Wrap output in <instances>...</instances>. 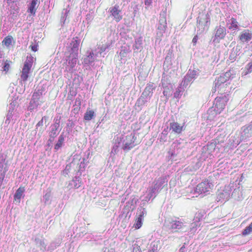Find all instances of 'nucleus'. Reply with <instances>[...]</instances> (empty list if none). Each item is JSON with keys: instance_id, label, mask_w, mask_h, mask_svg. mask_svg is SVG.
Instances as JSON below:
<instances>
[{"instance_id": "obj_17", "label": "nucleus", "mask_w": 252, "mask_h": 252, "mask_svg": "<svg viewBox=\"0 0 252 252\" xmlns=\"http://www.w3.org/2000/svg\"><path fill=\"white\" fill-rule=\"evenodd\" d=\"M63 141H64V137H63V136L61 135L59 137L58 142L55 145V149L56 150H58L60 148H61L62 146Z\"/></svg>"}, {"instance_id": "obj_10", "label": "nucleus", "mask_w": 252, "mask_h": 252, "mask_svg": "<svg viewBox=\"0 0 252 252\" xmlns=\"http://www.w3.org/2000/svg\"><path fill=\"white\" fill-rule=\"evenodd\" d=\"M37 0H32L31 2L28 12L30 13L32 15H34L37 7H36Z\"/></svg>"}, {"instance_id": "obj_29", "label": "nucleus", "mask_w": 252, "mask_h": 252, "mask_svg": "<svg viewBox=\"0 0 252 252\" xmlns=\"http://www.w3.org/2000/svg\"><path fill=\"white\" fill-rule=\"evenodd\" d=\"M108 47V46H105V47H102L100 48V51H101V53L105 51V50H106V49Z\"/></svg>"}, {"instance_id": "obj_32", "label": "nucleus", "mask_w": 252, "mask_h": 252, "mask_svg": "<svg viewBox=\"0 0 252 252\" xmlns=\"http://www.w3.org/2000/svg\"><path fill=\"white\" fill-rule=\"evenodd\" d=\"M195 218L196 219H198V220H196V221H200L199 214H196Z\"/></svg>"}, {"instance_id": "obj_25", "label": "nucleus", "mask_w": 252, "mask_h": 252, "mask_svg": "<svg viewBox=\"0 0 252 252\" xmlns=\"http://www.w3.org/2000/svg\"><path fill=\"white\" fill-rule=\"evenodd\" d=\"M153 0H145V4L147 6H150L153 3Z\"/></svg>"}, {"instance_id": "obj_7", "label": "nucleus", "mask_w": 252, "mask_h": 252, "mask_svg": "<svg viewBox=\"0 0 252 252\" xmlns=\"http://www.w3.org/2000/svg\"><path fill=\"white\" fill-rule=\"evenodd\" d=\"M252 38V34L248 30L244 31L239 36V40L243 43L248 42L251 40Z\"/></svg>"}, {"instance_id": "obj_27", "label": "nucleus", "mask_w": 252, "mask_h": 252, "mask_svg": "<svg viewBox=\"0 0 252 252\" xmlns=\"http://www.w3.org/2000/svg\"><path fill=\"white\" fill-rule=\"evenodd\" d=\"M4 178V174L1 173L0 174V183L1 184Z\"/></svg>"}, {"instance_id": "obj_3", "label": "nucleus", "mask_w": 252, "mask_h": 252, "mask_svg": "<svg viewBox=\"0 0 252 252\" xmlns=\"http://www.w3.org/2000/svg\"><path fill=\"white\" fill-rule=\"evenodd\" d=\"M213 187L212 184L210 183L208 180L206 179L197 185L195 191L199 194L205 193L209 191Z\"/></svg>"}, {"instance_id": "obj_14", "label": "nucleus", "mask_w": 252, "mask_h": 252, "mask_svg": "<svg viewBox=\"0 0 252 252\" xmlns=\"http://www.w3.org/2000/svg\"><path fill=\"white\" fill-rule=\"evenodd\" d=\"M182 226L183 223L180 221L174 220L171 223V228L172 229H180Z\"/></svg>"}, {"instance_id": "obj_19", "label": "nucleus", "mask_w": 252, "mask_h": 252, "mask_svg": "<svg viewBox=\"0 0 252 252\" xmlns=\"http://www.w3.org/2000/svg\"><path fill=\"white\" fill-rule=\"evenodd\" d=\"M231 26L229 27V29L233 30L237 29L238 28V22L234 18H231Z\"/></svg>"}, {"instance_id": "obj_9", "label": "nucleus", "mask_w": 252, "mask_h": 252, "mask_svg": "<svg viewBox=\"0 0 252 252\" xmlns=\"http://www.w3.org/2000/svg\"><path fill=\"white\" fill-rule=\"evenodd\" d=\"M12 43H14L13 38L11 35L6 36L2 41V45L9 49Z\"/></svg>"}, {"instance_id": "obj_22", "label": "nucleus", "mask_w": 252, "mask_h": 252, "mask_svg": "<svg viewBox=\"0 0 252 252\" xmlns=\"http://www.w3.org/2000/svg\"><path fill=\"white\" fill-rule=\"evenodd\" d=\"M146 214V212L145 211V209H144V208H143V209H142V210H141V211L140 212L139 214H138V215L137 218H140V219H141L143 220V218H144V215H145Z\"/></svg>"}, {"instance_id": "obj_15", "label": "nucleus", "mask_w": 252, "mask_h": 252, "mask_svg": "<svg viewBox=\"0 0 252 252\" xmlns=\"http://www.w3.org/2000/svg\"><path fill=\"white\" fill-rule=\"evenodd\" d=\"M251 232H252V222L244 229L242 234L246 236L250 234Z\"/></svg>"}, {"instance_id": "obj_4", "label": "nucleus", "mask_w": 252, "mask_h": 252, "mask_svg": "<svg viewBox=\"0 0 252 252\" xmlns=\"http://www.w3.org/2000/svg\"><path fill=\"white\" fill-rule=\"evenodd\" d=\"M110 15L113 17V19L117 22H120L123 19L121 10L119 9L118 5L110 7L109 8Z\"/></svg>"}, {"instance_id": "obj_11", "label": "nucleus", "mask_w": 252, "mask_h": 252, "mask_svg": "<svg viewBox=\"0 0 252 252\" xmlns=\"http://www.w3.org/2000/svg\"><path fill=\"white\" fill-rule=\"evenodd\" d=\"M42 95V92L40 90H38L37 91H35L32 95V101L33 103H35L36 102L39 101Z\"/></svg>"}, {"instance_id": "obj_2", "label": "nucleus", "mask_w": 252, "mask_h": 252, "mask_svg": "<svg viewBox=\"0 0 252 252\" xmlns=\"http://www.w3.org/2000/svg\"><path fill=\"white\" fill-rule=\"evenodd\" d=\"M228 100V99L226 96L215 98L214 111L217 114H220L224 110Z\"/></svg>"}, {"instance_id": "obj_8", "label": "nucleus", "mask_w": 252, "mask_h": 252, "mask_svg": "<svg viewBox=\"0 0 252 252\" xmlns=\"http://www.w3.org/2000/svg\"><path fill=\"white\" fill-rule=\"evenodd\" d=\"M25 189L24 187L20 186L16 191L14 195V201L16 202L19 204L21 201V199L23 196V194L24 192Z\"/></svg>"}, {"instance_id": "obj_34", "label": "nucleus", "mask_w": 252, "mask_h": 252, "mask_svg": "<svg viewBox=\"0 0 252 252\" xmlns=\"http://www.w3.org/2000/svg\"><path fill=\"white\" fill-rule=\"evenodd\" d=\"M198 25H199V26H200V21H199V22H198Z\"/></svg>"}, {"instance_id": "obj_24", "label": "nucleus", "mask_w": 252, "mask_h": 252, "mask_svg": "<svg viewBox=\"0 0 252 252\" xmlns=\"http://www.w3.org/2000/svg\"><path fill=\"white\" fill-rule=\"evenodd\" d=\"M30 48L33 52H36L38 50V44L37 43L30 45Z\"/></svg>"}, {"instance_id": "obj_5", "label": "nucleus", "mask_w": 252, "mask_h": 252, "mask_svg": "<svg viewBox=\"0 0 252 252\" xmlns=\"http://www.w3.org/2000/svg\"><path fill=\"white\" fill-rule=\"evenodd\" d=\"M185 129V124H180L177 122H173L170 124V130L177 134H180Z\"/></svg>"}, {"instance_id": "obj_18", "label": "nucleus", "mask_w": 252, "mask_h": 252, "mask_svg": "<svg viewBox=\"0 0 252 252\" xmlns=\"http://www.w3.org/2000/svg\"><path fill=\"white\" fill-rule=\"evenodd\" d=\"M142 220L137 217L135 219V223L134 224V228L136 229H139L142 226Z\"/></svg>"}, {"instance_id": "obj_1", "label": "nucleus", "mask_w": 252, "mask_h": 252, "mask_svg": "<svg viewBox=\"0 0 252 252\" xmlns=\"http://www.w3.org/2000/svg\"><path fill=\"white\" fill-rule=\"evenodd\" d=\"M32 65L33 58L32 57H27L21 72V78L23 81L26 82L27 80Z\"/></svg>"}, {"instance_id": "obj_31", "label": "nucleus", "mask_w": 252, "mask_h": 252, "mask_svg": "<svg viewBox=\"0 0 252 252\" xmlns=\"http://www.w3.org/2000/svg\"><path fill=\"white\" fill-rule=\"evenodd\" d=\"M7 0V3H9V2L14 3L17 0Z\"/></svg>"}, {"instance_id": "obj_23", "label": "nucleus", "mask_w": 252, "mask_h": 252, "mask_svg": "<svg viewBox=\"0 0 252 252\" xmlns=\"http://www.w3.org/2000/svg\"><path fill=\"white\" fill-rule=\"evenodd\" d=\"M170 90L169 88H166L163 92V94L166 97H168L170 95Z\"/></svg>"}, {"instance_id": "obj_21", "label": "nucleus", "mask_w": 252, "mask_h": 252, "mask_svg": "<svg viewBox=\"0 0 252 252\" xmlns=\"http://www.w3.org/2000/svg\"><path fill=\"white\" fill-rule=\"evenodd\" d=\"M11 63L10 61L6 60L5 62L4 65L3 67V71H5V73H6L10 68V63Z\"/></svg>"}, {"instance_id": "obj_20", "label": "nucleus", "mask_w": 252, "mask_h": 252, "mask_svg": "<svg viewBox=\"0 0 252 252\" xmlns=\"http://www.w3.org/2000/svg\"><path fill=\"white\" fill-rule=\"evenodd\" d=\"M135 146L134 142H126L123 148L124 150H129Z\"/></svg>"}, {"instance_id": "obj_12", "label": "nucleus", "mask_w": 252, "mask_h": 252, "mask_svg": "<svg viewBox=\"0 0 252 252\" xmlns=\"http://www.w3.org/2000/svg\"><path fill=\"white\" fill-rule=\"evenodd\" d=\"M94 116V112L93 110L87 109L86 113L84 114V119L87 121H90L92 120Z\"/></svg>"}, {"instance_id": "obj_26", "label": "nucleus", "mask_w": 252, "mask_h": 252, "mask_svg": "<svg viewBox=\"0 0 252 252\" xmlns=\"http://www.w3.org/2000/svg\"><path fill=\"white\" fill-rule=\"evenodd\" d=\"M197 40H198V36L197 35L194 36V37L193 38L192 41L194 45H195L196 44Z\"/></svg>"}, {"instance_id": "obj_33", "label": "nucleus", "mask_w": 252, "mask_h": 252, "mask_svg": "<svg viewBox=\"0 0 252 252\" xmlns=\"http://www.w3.org/2000/svg\"><path fill=\"white\" fill-rule=\"evenodd\" d=\"M77 56H78V54H77V53L76 54L75 60L76 59V58H77ZM76 61L75 60V62H76Z\"/></svg>"}, {"instance_id": "obj_16", "label": "nucleus", "mask_w": 252, "mask_h": 252, "mask_svg": "<svg viewBox=\"0 0 252 252\" xmlns=\"http://www.w3.org/2000/svg\"><path fill=\"white\" fill-rule=\"evenodd\" d=\"M71 45V49L73 51H76L77 52L78 49V46L79 45V42L77 40H73L71 43H70Z\"/></svg>"}, {"instance_id": "obj_6", "label": "nucleus", "mask_w": 252, "mask_h": 252, "mask_svg": "<svg viewBox=\"0 0 252 252\" xmlns=\"http://www.w3.org/2000/svg\"><path fill=\"white\" fill-rule=\"evenodd\" d=\"M226 34V29L224 27H220L217 28L216 32L215 34V40L219 41L221 39H223Z\"/></svg>"}, {"instance_id": "obj_13", "label": "nucleus", "mask_w": 252, "mask_h": 252, "mask_svg": "<svg viewBox=\"0 0 252 252\" xmlns=\"http://www.w3.org/2000/svg\"><path fill=\"white\" fill-rule=\"evenodd\" d=\"M155 89L153 83L148 84L145 88L144 93H146L147 95H152L153 90Z\"/></svg>"}, {"instance_id": "obj_30", "label": "nucleus", "mask_w": 252, "mask_h": 252, "mask_svg": "<svg viewBox=\"0 0 252 252\" xmlns=\"http://www.w3.org/2000/svg\"><path fill=\"white\" fill-rule=\"evenodd\" d=\"M185 248V246H182V247L180 248V252H184Z\"/></svg>"}, {"instance_id": "obj_28", "label": "nucleus", "mask_w": 252, "mask_h": 252, "mask_svg": "<svg viewBox=\"0 0 252 252\" xmlns=\"http://www.w3.org/2000/svg\"><path fill=\"white\" fill-rule=\"evenodd\" d=\"M56 130H57L56 128L55 129H52L51 130V135H53V137L56 136V135H57Z\"/></svg>"}]
</instances>
